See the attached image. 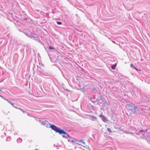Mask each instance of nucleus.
Here are the masks:
<instances>
[{"instance_id":"17","label":"nucleus","mask_w":150,"mask_h":150,"mask_svg":"<svg viewBox=\"0 0 150 150\" xmlns=\"http://www.w3.org/2000/svg\"><path fill=\"white\" fill-rule=\"evenodd\" d=\"M7 101V102H8L10 104H11L12 103L11 101L9 100H8V99H7L6 100Z\"/></svg>"},{"instance_id":"24","label":"nucleus","mask_w":150,"mask_h":150,"mask_svg":"<svg viewBox=\"0 0 150 150\" xmlns=\"http://www.w3.org/2000/svg\"><path fill=\"white\" fill-rule=\"evenodd\" d=\"M147 141L150 144V140L148 139H146Z\"/></svg>"},{"instance_id":"13","label":"nucleus","mask_w":150,"mask_h":150,"mask_svg":"<svg viewBox=\"0 0 150 150\" xmlns=\"http://www.w3.org/2000/svg\"><path fill=\"white\" fill-rule=\"evenodd\" d=\"M130 67H132V68H134V69H135V70H136L137 71L138 70L137 69V68H136L132 64H130Z\"/></svg>"},{"instance_id":"4","label":"nucleus","mask_w":150,"mask_h":150,"mask_svg":"<svg viewBox=\"0 0 150 150\" xmlns=\"http://www.w3.org/2000/svg\"><path fill=\"white\" fill-rule=\"evenodd\" d=\"M147 129H146L145 131L143 130H140L139 132L136 133V134L137 135H139L142 134V135H144V134L146 133Z\"/></svg>"},{"instance_id":"28","label":"nucleus","mask_w":150,"mask_h":150,"mask_svg":"<svg viewBox=\"0 0 150 150\" xmlns=\"http://www.w3.org/2000/svg\"><path fill=\"white\" fill-rule=\"evenodd\" d=\"M126 133H127V134H129V133H128V132Z\"/></svg>"},{"instance_id":"21","label":"nucleus","mask_w":150,"mask_h":150,"mask_svg":"<svg viewBox=\"0 0 150 150\" xmlns=\"http://www.w3.org/2000/svg\"><path fill=\"white\" fill-rule=\"evenodd\" d=\"M0 97H1V98H2L3 99H4V100H6L7 99H6L3 96H2L1 95H0Z\"/></svg>"},{"instance_id":"15","label":"nucleus","mask_w":150,"mask_h":150,"mask_svg":"<svg viewBox=\"0 0 150 150\" xmlns=\"http://www.w3.org/2000/svg\"><path fill=\"white\" fill-rule=\"evenodd\" d=\"M137 108V107L136 106H134V109H133V110H134V114H136V109Z\"/></svg>"},{"instance_id":"9","label":"nucleus","mask_w":150,"mask_h":150,"mask_svg":"<svg viewBox=\"0 0 150 150\" xmlns=\"http://www.w3.org/2000/svg\"><path fill=\"white\" fill-rule=\"evenodd\" d=\"M131 129L132 132H131L130 133L132 134H136L135 133L137 132H136L137 131V130L134 127H131Z\"/></svg>"},{"instance_id":"12","label":"nucleus","mask_w":150,"mask_h":150,"mask_svg":"<svg viewBox=\"0 0 150 150\" xmlns=\"http://www.w3.org/2000/svg\"><path fill=\"white\" fill-rule=\"evenodd\" d=\"M22 139L21 138H18L17 140V142L18 143H21L22 142Z\"/></svg>"},{"instance_id":"5","label":"nucleus","mask_w":150,"mask_h":150,"mask_svg":"<svg viewBox=\"0 0 150 150\" xmlns=\"http://www.w3.org/2000/svg\"><path fill=\"white\" fill-rule=\"evenodd\" d=\"M78 144H79V145H82L83 147H85L86 148H88V146L86 145L85 146V142H83V141H82L81 140L79 141V143H78Z\"/></svg>"},{"instance_id":"6","label":"nucleus","mask_w":150,"mask_h":150,"mask_svg":"<svg viewBox=\"0 0 150 150\" xmlns=\"http://www.w3.org/2000/svg\"><path fill=\"white\" fill-rule=\"evenodd\" d=\"M99 117L102 119V120L104 122H106L107 121V119L102 114L100 115Z\"/></svg>"},{"instance_id":"16","label":"nucleus","mask_w":150,"mask_h":150,"mask_svg":"<svg viewBox=\"0 0 150 150\" xmlns=\"http://www.w3.org/2000/svg\"><path fill=\"white\" fill-rule=\"evenodd\" d=\"M116 67V65H113L111 66V68L113 69H115Z\"/></svg>"},{"instance_id":"22","label":"nucleus","mask_w":150,"mask_h":150,"mask_svg":"<svg viewBox=\"0 0 150 150\" xmlns=\"http://www.w3.org/2000/svg\"><path fill=\"white\" fill-rule=\"evenodd\" d=\"M57 23L58 25L62 24V23L61 22L57 21Z\"/></svg>"},{"instance_id":"29","label":"nucleus","mask_w":150,"mask_h":150,"mask_svg":"<svg viewBox=\"0 0 150 150\" xmlns=\"http://www.w3.org/2000/svg\"><path fill=\"white\" fill-rule=\"evenodd\" d=\"M1 91V90L0 89V91Z\"/></svg>"},{"instance_id":"8","label":"nucleus","mask_w":150,"mask_h":150,"mask_svg":"<svg viewBox=\"0 0 150 150\" xmlns=\"http://www.w3.org/2000/svg\"><path fill=\"white\" fill-rule=\"evenodd\" d=\"M126 107L128 108L130 110L133 111V109L132 106L130 104H127L126 105Z\"/></svg>"},{"instance_id":"27","label":"nucleus","mask_w":150,"mask_h":150,"mask_svg":"<svg viewBox=\"0 0 150 150\" xmlns=\"http://www.w3.org/2000/svg\"><path fill=\"white\" fill-rule=\"evenodd\" d=\"M72 142H74V140H72Z\"/></svg>"},{"instance_id":"10","label":"nucleus","mask_w":150,"mask_h":150,"mask_svg":"<svg viewBox=\"0 0 150 150\" xmlns=\"http://www.w3.org/2000/svg\"><path fill=\"white\" fill-rule=\"evenodd\" d=\"M12 106L16 109H20V108L19 107V106L17 104H14L13 103H12L11 104Z\"/></svg>"},{"instance_id":"14","label":"nucleus","mask_w":150,"mask_h":150,"mask_svg":"<svg viewBox=\"0 0 150 150\" xmlns=\"http://www.w3.org/2000/svg\"><path fill=\"white\" fill-rule=\"evenodd\" d=\"M11 139V138L10 137H8L6 139V141H9Z\"/></svg>"},{"instance_id":"25","label":"nucleus","mask_w":150,"mask_h":150,"mask_svg":"<svg viewBox=\"0 0 150 150\" xmlns=\"http://www.w3.org/2000/svg\"><path fill=\"white\" fill-rule=\"evenodd\" d=\"M17 134V133H14V135H15V134Z\"/></svg>"},{"instance_id":"30","label":"nucleus","mask_w":150,"mask_h":150,"mask_svg":"<svg viewBox=\"0 0 150 150\" xmlns=\"http://www.w3.org/2000/svg\"><path fill=\"white\" fill-rule=\"evenodd\" d=\"M112 42H113V43H115V42H114L112 41Z\"/></svg>"},{"instance_id":"19","label":"nucleus","mask_w":150,"mask_h":150,"mask_svg":"<svg viewBox=\"0 0 150 150\" xmlns=\"http://www.w3.org/2000/svg\"><path fill=\"white\" fill-rule=\"evenodd\" d=\"M21 111L23 112V113H25L26 112L25 111H24L23 110H22L20 108V109Z\"/></svg>"},{"instance_id":"3","label":"nucleus","mask_w":150,"mask_h":150,"mask_svg":"<svg viewBox=\"0 0 150 150\" xmlns=\"http://www.w3.org/2000/svg\"><path fill=\"white\" fill-rule=\"evenodd\" d=\"M59 134H63V135H62V136L64 138H65L67 139L69 137V135L66 133L63 130H62L60 132Z\"/></svg>"},{"instance_id":"26","label":"nucleus","mask_w":150,"mask_h":150,"mask_svg":"<svg viewBox=\"0 0 150 150\" xmlns=\"http://www.w3.org/2000/svg\"><path fill=\"white\" fill-rule=\"evenodd\" d=\"M4 134H5V135H6V133H4Z\"/></svg>"},{"instance_id":"23","label":"nucleus","mask_w":150,"mask_h":150,"mask_svg":"<svg viewBox=\"0 0 150 150\" xmlns=\"http://www.w3.org/2000/svg\"><path fill=\"white\" fill-rule=\"evenodd\" d=\"M49 49H50L51 50V49H53V47L52 46H50L49 47Z\"/></svg>"},{"instance_id":"31","label":"nucleus","mask_w":150,"mask_h":150,"mask_svg":"<svg viewBox=\"0 0 150 150\" xmlns=\"http://www.w3.org/2000/svg\"><path fill=\"white\" fill-rule=\"evenodd\" d=\"M28 115L29 116V115L28 114Z\"/></svg>"},{"instance_id":"11","label":"nucleus","mask_w":150,"mask_h":150,"mask_svg":"<svg viewBox=\"0 0 150 150\" xmlns=\"http://www.w3.org/2000/svg\"><path fill=\"white\" fill-rule=\"evenodd\" d=\"M90 119L92 120H96L97 118L94 116H91L90 117Z\"/></svg>"},{"instance_id":"2","label":"nucleus","mask_w":150,"mask_h":150,"mask_svg":"<svg viewBox=\"0 0 150 150\" xmlns=\"http://www.w3.org/2000/svg\"><path fill=\"white\" fill-rule=\"evenodd\" d=\"M50 125V127L54 130L56 132H58L59 134L60 132L62 130V129H60L59 128L54 125Z\"/></svg>"},{"instance_id":"7","label":"nucleus","mask_w":150,"mask_h":150,"mask_svg":"<svg viewBox=\"0 0 150 150\" xmlns=\"http://www.w3.org/2000/svg\"><path fill=\"white\" fill-rule=\"evenodd\" d=\"M48 122L47 121L44 120L43 122H42L41 123V125H43L44 126H45L47 127V125H48Z\"/></svg>"},{"instance_id":"18","label":"nucleus","mask_w":150,"mask_h":150,"mask_svg":"<svg viewBox=\"0 0 150 150\" xmlns=\"http://www.w3.org/2000/svg\"><path fill=\"white\" fill-rule=\"evenodd\" d=\"M107 130H108V132H109L111 133L112 132V131L109 128H108L107 129Z\"/></svg>"},{"instance_id":"1","label":"nucleus","mask_w":150,"mask_h":150,"mask_svg":"<svg viewBox=\"0 0 150 150\" xmlns=\"http://www.w3.org/2000/svg\"><path fill=\"white\" fill-rule=\"evenodd\" d=\"M26 27L28 30L27 32H23L28 37L35 41L38 40V28H35L31 26L32 24L27 22L26 23Z\"/></svg>"},{"instance_id":"20","label":"nucleus","mask_w":150,"mask_h":150,"mask_svg":"<svg viewBox=\"0 0 150 150\" xmlns=\"http://www.w3.org/2000/svg\"><path fill=\"white\" fill-rule=\"evenodd\" d=\"M44 120H39V122L41 124V123L42 122H43Z\"/></svg>"}]
</instances>
